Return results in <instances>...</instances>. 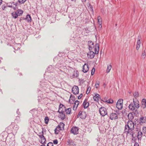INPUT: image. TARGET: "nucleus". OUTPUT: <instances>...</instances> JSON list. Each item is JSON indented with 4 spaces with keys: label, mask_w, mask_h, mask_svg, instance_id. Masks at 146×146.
<instances>
[{
    "label": "nucleus",
    "mask_w": 146,
    "mask_h": 146,
    "mask_svg": "<svg viewBox=\"0 0 146 146\" xmlns=\"http://www.w3.org/2000/svg\"><path fill=\"white\" fill-rule=\"evenodd\" d=\"M134 129V123L131 120L128 121L127 123L125 125L124 129V131L125 133L127 134L128 133H132V131H133Z\"/></svg>",
    "instance_id": "f257e3e1"
},
{
    "label": "nucleus",
    "mask_w": 146,
    "mask_h": 146,
    "mask_svg": "<svg viewBox=\"0 0 146 146\" xmlns=\"http://www.w3.org/2000/svg\"><path fill=\"white\" fill-rule=\"evenodd\" d=\"M123 106V100L121 99H119L116 104V107L119 110H121Z\"/></svg>",
    "instance_id": "f03ea898"
},
{
    "label": "nucleus",
    "mask_w": 146,
    "mask_h": 146,
    "mask_svg": "<svg viewBox=\"0 0 146 146\" xmlns=\"http://www.w3.org/2000/svg\"><path fill=\"white\" fill-rule=\"evenodd\" d=\"M99 112L100 115L102 116H105L107 113V110L104 107H102L100 108Z\"/></svg>",
    "instance_id": "7ed1b4c3"
},
{
    "label": "nucleus",
    "mask_w": 146,
    "mask_h": 146,
    "mask_svg": "<svg viewBox=\"0 0 146 146\" xmlns=\"http://www.w3.org/2000/svg\"><path fill=\"white\" fill-rule=\"evenodd\" d=\"M129 109L131 111H133V112H135V114L137 112V113H138L137 110L136 108L135 107L133 103H131L129 105Z\"/></svg>",
    "instance_id": "20e7f679"
},
{
    "label": "nucleus",
    "mask_w": 146,
    "mask_h": 146,
    "mask_svg": "<svg viewBox=\"0 0 146 146\" xmlns=\"http://www.w3.org/2000/svg\"><path fill=\"white\" fill-rule=\"evenodd\" d=\"M14 125H13V124H11V125H10V127H13V130L12 131L14 133H17V131L19 129V127L18 125L16 124H15L14 123Z\"/></svg>",
    "instance_id": "39448f33"
},
{
    "label": "nucleus",
    "mask_w": 146,
    "mask_h": 146,
    "mask_svg": "<svg viewBox=\"0 0 146 146\" xmlns=\"http://www.w3.org/2000/svg\"><path fill=\"white\" fill-rule=\"evenodd\" d=\"M62 109V108H60L58 110V112L61 113L60 117V118L62 119L63 120L65 118V115L64 113V110H63V109L61 110Z\"/></svg>",
    "instance_id": "423d86ee"
},
{
    "label": "nucleus",
    "mask_w": 146,
    "mask_h": 146,
    "mask_svg": "<svg viewBox=\"0 0 146 146\" xmlns=\"http://www.w3.org/2000/svg\"><path fill=\"white\" fill-rule=\"evenodd\" d=\"M139 123L141 125L146 123V117L141 116L139 119Z\"/></svg>",
    "instance_id": "0eeeda50"
},
{
    "label": "nucleus",
    "mask_w": 146,
    "mask_h": 146,
    "mask_svg": "<svg viewBox=\"0 0 146 146\" xmlns=\"http://www.w3.org/2000/svg\"><path fill=\"white\" fill-rule=\"evenodd\" d=\"M72 92L74 94H78L79 89L77 86H74L72 89Z\"/></svg>",
    "instance_id": "6e6552de"
},
{
    "label": "nucleus",
    "mask_w": 146,
    "mask_h": 146,
    "mask_svg": "<svg viewBox=\"0 0 146 146\" xmlns=\"http://www.w3.org/2000/svg\"><path fill=\"white\" fill-rule=\"evenodd\" d=\"M78 129L77 127H73L71 130V132L74 135L78 134Z\"/></svg>",
    "instance_id": "1a4fd4ad"
},
{
    "label": "nucleus",
    "mask_w": 146,
    "mask_h": 146,
    "mask_svg": "<svg viewBox=\"0 0 146 146\" xmlns=\"http://www.w3.org/2000/svg\"><path fill=\"white\" fill-rule=\"evenodd\" d=\"M64 124L62 123V124H61V125H59L58 127H57L54 130L55 133L56 134H58V133L59 132V131L61 130V126H62L63 127H64Z\"/></svg>",
    "instance_id": "9d476101"
},
{
    "label": "nucleus",
    "mask_w": 146,
    "mask_h": 146,
    "mask_svg": "<svg viewBox=\"0 0 146 146\" xmlns=\"http://www.w3.org/2000/svg\"><path fill=\"white\" fill-rule=\"evenodd\" d=\"M133 104L136 108H138L139 107V101L137 100V99L135 98V99H133Z\"/></svg>",
    "instance_id": "9b49d317"
},
{
    "label": "nucleus",
    "mask_w": 146,
    "mask_h": 146,
    "mask_svg": "<svg viewBox=\"0 0 146 146\" xmlns=\"http://www.w3.org/2000/svg\"><path fill=\"white\" fill-rule=\"evenodd\" d=\"M89 67L86 64H85L83 66L82 71L84 73L87 72L89 70Z\"/></svg>",
    "instance_id": "f8f14e48"
},
{
    "label": "nucleus",
    "mask_w": 146,
    "mask_h": 146,
    "mask_svg": "<svg viewBox=\"0 0 146 146\" xmlns=\"http://www.w3.org/2000/svg\"><path fill=\"white\" fill-rule=\"evenodd\" d=\"M144 135V134L142 133L141 130L139 131L137 133V138L139 140H141L143 135Z\"/></svg>",
    "instance_id": "ddd939ff"
},
{
    "label": "nucleus",
    "mask_w": 146,
    "mask_h": 146,
    "mask_svg": "<svg viewBox=\"0 0 146 146\" xmlns=\"http://www.w3.org/2000/svg\"><path fill=\"white\" fill-rule=\"evenodd\" d=\"M87 55L88 58H92L94 57L95 53L93 51H90L88 53Z\"/></svg>",
    "instance_id": "4468645a"
},
{
    "label": "nucleus",
    "mask_w": 146,
    "mask_h": 146,
    "mask_svg": "<svg viewBox=\"0 0 146 146\" xmlns=\"http://www.w3.org/2000/svg\"><path fill=\"white\" fill-rule=\"evenodd\" d=\"M88 45L89 49L90 51H91L92 49L94 48V43L92 42H88Z\"/></svg>",
    "instance_id": "2eb2a0df"
},
{
    "label": "nucleus",
    "mask_w": 146,
    "mask_h": 146,
    "mask_svg": "<svg viewBox=\"0 0 146 146\" xmlns=\"http://www.w3.org/2000/svg\"><path fill=\"white\" fill-rule=\"evenodd\" d=\"M110 118L111 120L117 119V115L115 113H112L110 115Z\"/></svg>",
    "instance_id": "dca6fc26"
},
{
    "label": "nucleus",
    "mask_w": 146,
    "mask_h": 146,
    "mask_svg": "<svg viewBox=\"0 0 146 146\" xmlns=\"http://www.w3.org/2000/svg\"><path fill=\"white\" fill-rule=\"evenodd\" d=\"M68 145L70 146H76V145L74 141L72 140L69 139L67 141Z\"/></svg>",
    "instance_id": "f3484780"
},
{
    "label": "nucleus",
    "mask_w": 146,
    "mask_h": 146,
    "mask_svg": "<svg viewBox=\"0 0 146 146\" xmlns=\"http://www.w3.org/2000/svg\"><path fill=\"white\" fill-rule=\"evenodd\" d=\"M39 137L40 138L41 141V143H46V140L44 137L43 136V135H39Z\"/></svg>",
    "instance_id": "a211bd4d"
},
{
    "label": "nucleus",
    "mask_w": 146,
    "mask_h": 146,
    "mask_svg": "<svg viewBox=\"0 0 146 146\" xmlns=\"http://www.w3.org/2000/svg\"><path fill=\"white\" fill-rule=\"evenodd\" d=\"M79 103V102L78 100H76L75 101L74 106L73 107V110H76Z\"/></svg>",
    "instance_id": "6ab92c4d"
},
{
    "label": "nucleus",
    "mask_w": 146,
    "mask_h": 146,
    "mask_svg": "<svg viewBox=\"0 0 146 146\" xmlns=\"http://www.w3.org/2000/svg\"><path fill=\"white\" fill-rule=\"evenodd\" d=\"M98 23L99 25V27H102V19L99 16L98 17Z\"/></svg>",
    "instance_id": "aec40b11"
},
{
    "label": "nucleus",
    "mask_w": 146,
    "mask_h": 146,
    "mask_svg": "<svg viewBox=\"0 0 146 146\" xmlns=\"http://www.w3.org/2000/svg\"><path fill=\"white\" fill-rule=\"evenodd\" d=\"M83 104L84 108H86L88 106L89 103L87 102V99H86L85 100Z\"/></svg>",
    "instance_id": "412c9836"
},
{
    "label": "nucleus",
    "mask_w": 146,
    "mask_h": 146,
    "mask_svg": "<svg viewBox=\"0 0 146 146\" xmlns=\"http://www.w3.org/2000/svg\"><path fill=\"white\" fill-rule=\"evenodd\" d=\"M141 107L143 108H145L146 107V100L145 99H143L142 100Z\"/></svg>",
    "instance_id": "4be33fe9"
},
{
    "label": "nucleus",
    "mask_w": 146,
    "mask_h": 146,
    "mask_svg": "<svg viewBox=\"0 0 146 146\" xmlns=\"http://www.w3.org/2000/svg\"><path fill=\"white\" fill-rule=\"evenodd\" d=\"M95 54H98L99 50V44H96L95 45Z\"/></svg>",
    "instance_id": "5701e85b"
},
{
    "label": "nucleus",
    "mask_w": 146,
    "mask_h": 146,
    "mask_svg": "<svg viewBox=\"0 0 146 146\" xmlns=\"http://www.w3.org/2000/svg\"><path fill=\"white\" fill-rule=\"evenodd\" d=\"M25 20L29 22H31L32 19L30 15L29 14L27 15L26 17L25 18Z\"/></svg>",
    "instance_id": "b1692460"
},
{
    "label": "nucleus",
    "mask_w": 146,
    "mask_h": 146,
    "mask_svg": "<svg viewBox=\"0 0 146 146\" xmlns=\"http://www.w3.org/2000/svg\"><path fill=\"white\" fill-rule=\"evenodd\" d=\"M140 38H138L136 47V48L137 50H138L139 49L140 47Z\"/></svg>",
    "instance_id": "393cba45"
},
{
    "label": "nucleus",
    "mask_w": 146,
    "mask_h": 146,
    "mask_svg": "<svg viewBox=\"0 0 146 146\" xmlns=\"http://www.w3.org/2000/svg\"><path fill=\"white\" fill-rule=\"evenodd\" d=\"M21 45L20 44H15L14 49L15 50L19 49L20 48Z\"/></svg>",
    "instance_id": "a878e982"
},
{
    "label": "nucleus",
    "mask_w": 146,
    "mask_h": 146,
    "mask_svg": "<svg viewBox=\"0 0 146 146\" xmlns=\"http://www.w3.org/2000/svg\"><path fill=\"white\" fill-rule=\"evenodd\" d=\"M16 6V5H15L14 3H13L11 4V5H8L7 6V7L13 8L15 10L17 8Z\"/></svg>",
    "instance_id": "bb28decb"
},
{
    "label": "nucleus",
    "mask_w": 146,
    "mask_h": 146,
    "mask_svg": "<svg viewBox=\"0 0 146 146\" xmlns=\"http://www.w3.org/2000/svg\"><path fill=\"white\" fill-rule=\"evenodd\" d=\"M16 12L17 14V15L18 16H20V15H21L23 13V11H22V10L19 9H18L16 11Z\"/></svg>",
    "instance_id": "cd10ccee"
},
{
    "label": "nucleus",
    "mask_w": 146,
    "mask_h": 146,
    "mask_svg": "<svg viewBox=\"0 0 146 146\" xmlns=\"http://www.w3.org/2000/svg\"><path fill=\"white\" fill-rule=\"evenodd\" d=\"M11 15L13 17V18L14 19L17 18L18 17L16 11L12 13Z\"/></svg>",
    "instance_id": "c85d7f7f"
},
{
    "label": "nucleus",
    "mask_w": 146,
    "mask_h": 146,
    "mask_svg": "<svg viewBox=\"0 0 146 146\" xmlns=\"http://www.w3.org/2000/svg\"><path fill=\"white\" fill-rule=\"evenodd\" d=\"M63 110H64V111H65L67 114H69L70 113L71 110L70 108H68L66 110L64 109Z\"/></svg>",
    "instance_id": "c756f323"
},
{
    "label": "nucleus",
    "mask_w": 146,
    "mask_h": 146,
    "mask_svg": "<svg viewBox=\"0 0 146 146\" xmlns=\"http://www.w3.org/2000/svg\"><path fill=\"white\" fill-rule=\"evenodd\" d=\"M111 65L110 64L109 65V66H108L107 69L106 70V72L107 73H108L110 70L111 69Z\"/></svg>",
    "instance_id": "7c9ffc66"
},
{
    "label": "nucleus",
    "mask_w": 146,
    "mask_h": 146,
    "mask_svg": "<svg viewBox=\"0 0 146 146\" xmlns=\"http://www.w3.org/2000/svg\"><path fill=\"white\" fill-rule=\"evenodd\" d=\"M142 133L144 134V136L146 134V127H143L142 128Z\"/></svg>",
    "instance_id": "2f4dec72"
},
{
    "label": "nucleus",
    "mask_w": 146,
    "mask_h": 146,
    "mask_svg": "<svg viewBox=\"0 0 146 146\" xmlns=\"http://www.w3.org/2000/svg\"><path fill=\"white\" fill-rule=\"evenodd\" d=\"M129 119H133V117L132 114L131 113H129L127 115Z\"/></svg>",
    "instance_id": "473e14b6"
},
{
    "label": "nucleus",
    "mask_w": 146,
    "mask_h": 146,
    "mask_svg": "<svg viewBox=\"0 0 146 146\" xmlns=\"http://www.w3.org/2000/svg\"><path fill=\"white\" fill-rule=\"evenodd\" d=\"M133 95L134 96L135 98H137L139 96V93H138V92H134L133 94Z\"/></svg>",
    "instance_id": "72a5a7b5"
},
{
    "label": "nucleus",
    "mask_w": 146,
    "mask_h": 146,
    "mask_svg": "<svg viewBox=\"0 0 146 146\" xmlns=\"http://www.w3.org/2000/svg\"><path fill=\"white\" fill-rule=\"evenodd\" d=\"M105 102H107L108 103L112 104L113 102V100L112 99H110L109 100H107Z\"/></svg>",
    "instance_id": "f704fd0d"
},
{
    "label": "nucleus",
    "mask_w": 146,
    "mask_h": 146,
    "mask_svg": "<svg viewBox=\"0 0 146 146\" xmlns=\"http://www.w3.org/2000/svg\"><path fill=\"white\" fill-rule=\"evenodd\" d=\"M100 82L99 81L96 82L95 85V87L96 88H98L99 86Z\"/></svg>",
    "instance_id": "c9c22d12"
},
{
    "label": "nucleus",
    "mask_w": 146,
    "mask_h": 146,
    "mask_svg": "<svg viewBox=\"0 0 146 146\" xmlns=\"http://www.w3.org/2000/svg\"><path fill=\"white\" fill-rule=\"evenodd\" d=\"M44 120L45 123L46 124H47L49 120L48 117H45L44 119Z\"/></svg>",
    "instance_id": "e433bc0d"
},
{
    "label": "nucleus",
    "mask_w": 146,
    "mask_h": 146,
    "mask_svg": "<svg viewBox=\"0 0 146 146\" xmlns=\"http://www.w3.org/2000/svg\"><path fill=\"white\" fill-rule=\"evenodd\" d=\"M27 0H18V2L21 4L24 3Z\"/></svg>",
    "instance_id": "4c0bfd02"
},
{
    "label": "nucleus",
    "mask_w": 146,
    "mask_h": 146,
    "mask_svg": "<svg viewBox=\"0 0 146 146\" xmlns=\"http://www.w3.org/2000/svg\"><path fill=\"white\" fill-rule=\"evenodd\" d=\"M95 71V68H93L91 70V74L92 75H94V73Z\"/></svg>",
    "instance_id": "58836bf2"
},
{
    "label": "nucleus",
    "mask_w": 146,
    "mask_h": 146,
    "mask_svg": "<svg viewBox=\"0 0 146 146\" xmlns=\"http://www.w3.org/2000/svg\"><path fill=\"white\" fill-rule=\"evenodd\" d=\"M71 96L70 97V98L69 100V102L70 104H73L74 101H73V100L72 99H70L71 98Z\"/></svg>",
    "instance_id": "ea45409f"
},
{
    "label": "nucleus",
    "mask_w": 146,
    "mask_h": 146,
    "mask_svg": "<svg viewBox=\"0 0 146 146\" xmlns=\"http://www.w3.org/2000/svg\"><path fill=\"white\" fill-rule=\"evenodd\" d=\"M128 134H129L130 135H131L132 136V138H133V137H136V135H134V134L133 133V131H132V133L131 134L130 133H128Z\"/></svg>",
    "instance_id": "a19ab883"
},
{
    "label": "nucleus",
    "mask_w": 146,
    "mask_h": 146,
    "mask_svg": "<svg viewBox=\"0 0 146 146\" xmlns=\"http://www.w3.org/2000/svg\"><path fill=\"white\" fill-rule=\"evenodd\" d=\"M47 146H53V143L49 142L47 144Z\"/></svg>",
    "instance_id": "79ce46f5"
},
{
    "label": "nucleus",
    "mask_w": 146,
    "mask_h": 146,
    "mask_svg": "<svg viewBox=\"0 0 146 146\" xmlns=\"http://www.w3.org/2000/svg\"><path fill=\"white\" fill-rule=\"evenodd\" d=\"M93 99L94 101H98L99 100L98 98L95 96L93 97Z\"/></svg>",
    "instance_id": "37998d69"
},
{
    "label": "nucleus",
    "mask_w": 146,
    "mask_h": 146,
    "mask_svg": "<svg viewBox=\"0 0 146 146\" xmlns=\"http://www.w3.org/2000/svg\"><path fill=\"white\" fill-rule=\"evenodd\" d=\"M53 143L54 144L56 145L58 143V141L57 139H55L53 141Z\"/></svg>",
    "instance_id": "c03bdc74"
},
{
    "label": "nucleus",
    "mask_w": 146,
    "mask_h": 146,
    "mask_svg": "<svg viewBox=\"0 0 146 146\" xmlns=\"http://www.w3.org/2000/svg\"><path fill=\"white\" fill-rule=\"evenodd\" d=\"M142 56H144V58L145 57V50L143 51L142 53Z\"/></svg>",
    "instance_id": "a18cd8bd"
},
{
    "label": "nucleus",
    "mask_w": 146,
    "mask_h": 146,
    "mask_svg": "<svg viewBox=\"0 0 146 146\" xmlns=\"http://www.w3.org/2000/svg\"><path fill=\"white\" fill-rule=\"evenodd\" d=\"M95 96L97 98H98V99L100 98V95L98 94H96L95 95Z\"/></svg>",
    "instance_id": "49530a36"
},
{
    "label": "nucleus",
    "mask_w": 146,
    "mask_h": 146,
    "mask_svg": "<svg viewBox=\"0 0 146 146\" xmlns=\"http://www.w3.org/2000/svg\"><path fill=\"white\" fill-rule=\"evenodd\" d=\"M7 7V6H5V5H3L2 7V9L3 10H4Z\"/></svg>",
    "instance_id": "de8ad7c7"
},
{
    "label": "nucleus",
    "mask_w": 146,
    "mask_h": 146,
    "mask_svg": "<svg viewBox=\"0 0 146 146\" xmlns=\"http://www.w3.org/2000/svg\"><path fill=\"white\" fill-rule=\"evenodd\" d=\"M83 96V95L82 94H80V95L78 97V99H80Z\"/></svg>",
    "instance_id": "09e8293b"
},
{
    "label": "nucleus",
    "mask_w": 146,
    "mask_h": 146,
    "mask_svg": "<svg viewBox=\"0 0 146 146\" xmlns=\"http://www.w3.org/2000/svg\"><path fill=\"white\" fill-rule=\"evenodd\" d=\"M23 19H25V18L24 17H21L20 18V21H21V20Z\"/></svg>",
    "instance_id": "8fccbe9b"
},
{
    "label": "nucleus",
    "mask_w": 146,
    "mask_h": 146,
    "mask_svg": "<svg viewBox=\"0 0 146 146\" xmlns=\"http://www.w3.org/2000/svg\"><path fill=\"white\" fill-rule=\"evenodd\" d=\"M136 137H133V138H132V140L134 141V142H135L136 141Z\"/></svg>",
    "instance_id": "3c124183"
},
{
    "label": "nucleus",
    "mask_w": 146,
    "mask_h": 146,
    "mask_svg": "<svg viewBox=\"0 0 146 146\" xmlns=\"http://www.w3.org/2000/svg\"><path fill=\"white\" fill-rule=\"evenodd\" d=\"M134 146H139V145L137 142H135L134 144Z\"/></svg>",
    "instance_id": "603ef678"
},
{
    "label": "nucleus",
    "mask_w": 146,
    "mask_h": 146,
    "mask_svg": "<svg viewBox=\"0 0 146 146\" xmlns=\"http://www.w3.org/2000/svg\"><path fill=\"white\" fill-rule=\"evenodd\" d=\"M82 114V112L81 111H80L78 113V115L79 116L81 115Z\"/></svg>",
    "instance_id": "864d4df0"
},
{
    "label": "nucleus",
    "mask_w": 146,
    "mask_h": 146,
    "mask_svg": "<svg viewBox=\"0 0 146 146\" xmlns=\"http://www.w3.org/2000/svg\"><path fill=\"white\" fill-rule=\"evenodd\" d=\"M90 89H91V88L90 87H88V89H87V91H90Z\"/></svg>",
    "instance_id": "5fc2aeb1"
},
{
    "label": "nucleus",
    "mask_w": 146,
    "mask_h": 146,
    "mask_svg": "<svg viewBox=\"0 0 146 146\" xmlns=\"http://www.w3.org/2000/svg\"><path fill=\"white\" fill-rule=\"evenodd\" d=\"M2 0H0V5H1L2 3Z\"/></svg>",
    "instance_id": "6e6d98bb"
},
{
    "label": "nucleus",
    "mask_w": 146,
    "mask_h": 146,
    "mask_svg": "<svg viewBox=\"0 0 146 146\" xmlns=\"http://www.w3.org/2000/svg\"><path fill=\"white\" fill-rule=\"evenodd\" d=\"M17 113L18 114H19V110L18 109V110L17 111Z\"/></svg>",
    "instance_id": "4d7b16f0"
},
{
    "label": "nucleus",
    "mask_w": 146,
    "mask_h": 146,
    "mask_svg": "<svg viewBox=\"0 0 146 146\" xmlns=\"http://www.w3.org/2000/svg\"><path fill=\"white\" fill-rule=\"evenodd\" d=\"M82 2H85L86 0H81Z\"/></svg>",
    "instance_id": "13d9d810"
},
{
    "label": "nucleus",
    "mask_w": 146,
    "mask_h": 146,
    "mask_svg": "<svg viewBox=\"0 0 146 146\" xmlns=\"http://www.w3.org/2000/svg\"><path fill=\"white\" fill-rule=\"evenodd\" d=\"M89 91L88 92V91H87L86 92V93L87 94H89Z\"/></svg>",
    "instance_id": "bf43d9fd"
},
{
    "label": "nucleus",
    "mask_w": 146,
    "mask_h": 146,
    "mask_svg": "<svg viewBox=\"0 0 146 146\" xmlns=\"http://www.w3.org/2000/svg\"><path fill=\"white\" fill-rule=\"evenodd\" d=\"M90 8L92 9V10H93V7L92 6L90 7Z\"/></svg>",
    "instance_id": "052dcab7"
},
{
    "label": "nucleus",
    "mask_w": 146,
    "mask_h": 146,
    "mask_svg": "<svg viewBox=\"0 0 146 146\" xmlns=\"http://www.w3.org/2000/svg\"><path fill=\"white\" fill-rule=\"evenodd\" d=\"M41 146H46L45 145H41Z\"/></svg>",
    "instance_id": "680f3d73"
},
{
    "label": "nucleus",
    "mask_w": 146,
    "mask_h": 146,
    "mask_svg": "<svg viewBox=\"0 0 146 146\" xmlns=\"http://www.w3.org/2000/svg\"><path fill=\"white\" fill-rule=\"evenodd\" d=\"M72 0V1H75V0Z\"/></svg>",
    "instance_id": "e2e57ef3"
},
{
    "label": "nucleus",
    "mask_w": 146,
    "mask_h": 146,
    "mask_svg": "<svg viewBox=\"0 0 146 146\" xmlns=\"http://www.w3.org/2000/svg\"><path fill=\"white\" fill-rule=\"evenodd\" d=\"M51 66H49V68H50V67H51Z\"/></svg>",
    "instance_id": "0e129e2a"
},
{
    "label": "nucleus",
    "mask_w": 146,
    "mask_h": 146,
    "mask_svg": "<svg viewBox=\"0 0 146 146\" xmlns=\"http://www.w3.org/2000/svg\"><path fill=\"white\" fill-rule=\"evenodd\" d=\"M73 76H75V75H74V74H73Z\"/></svg>",
    "instance_id": "69168bd1"
},
{
    "label": "nucleus",
    "mask_w": 146,
    "mask_h": 146,
    "mask_svg": "<svg viewBox=\"0 0 146 146\" xmlns=\"http://www.w3.org/2000/svg\"><path fill=\"white\" fill-rule=\"evenodd\" d=\"M42 134H43V131H42Z\"/></svg>",
    "instance_id": "338daca9"
}]
</instances>
